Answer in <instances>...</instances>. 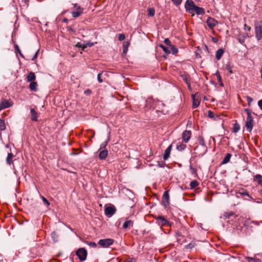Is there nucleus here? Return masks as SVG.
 Masks as SVG:
<instances>
[{"label":"nucleus","instance_id":"1","mask_svg":"<svg viewBox=\"0 0 262 262\" xmlns=\"http://www.w3.org/2000/svg\"><path fill=\"white\" fill-rule=\"evenodd\" d=\"M185 8L186 11L191 14L193 16L194 13L197 15H204L205 13L204 9L199 7L195 5L194 2L192 0H187L185 4Z\"/></svg>","mask_w":262,"mask_h":262},{"label":"nucleus","instance_id":"2","mask_svg":"<svg viewBox=\"0 0 262 262\" xmlns=\"http://www.w3.org/2000/svg\"><path fill=\"white\" fill-rule=\"evenodd\" d=\"M244 111L247 115V120L245 122V126L246 127L247 130L251 132L253 127V119L252 116V112L250 109L245 108Z\"/></svg>","mask_w":262,"mask_h":262},{"label":"nucleus","instance_id":"3","mask_svg":"<svg viewBox=\"0 0 262 262\" xmlns=\"http://www.w3.org/2000/svg\"><path fill=\"white\" fill-rule=\"evenodd\" d=\"M254 28L255 37L259 41L262 38V21H255Z\"/></svg>","mask_w":262,"mask_h":262},{"label":"nucleus","instance_id":"4","mask_svg":"<svg viewBox=\"0 0 262 262\" xmlns=\"http://www.w3.org/2000/svg\"><path fill=\"white\" fill-rule=\"evenodd\" d=\"M73 5L75 10L71 12L72 16L74 18L80 16L83 13V9L77 4H74Z\"/></svg>","mask_w":262,"mask_h":262},{"label":"nucleus","instance_id":"5","mask_svg":"<svg viewBox=\"0 0 262 262\" xmlns=\"http://www.w3.org/2000/svg\"><path fill=\"white\" fill-rule=\"evenodd\" d=\"M76 254L80 260L83 261L86 259L87 251L84 248H80L77 250Z\"/></svg>","mask_w":262,"mask_h":262},{"label":"nucleus","instance_id":"6","mask_svg":"<svg viewBox=\"0 0 262 262\" xmlns=\"http://www.w3.org/2000/svg\"><path fill=\"white\" fill-rule=\"evenodd\" d=\"M155 219L156 220V223L161 226H167L169 224L168 221L164 216H155Z\"/></svg>","mask_w":262,"mask_h":262},{"label":"nucleus","instance_id":"7","mask_svg":"<svg viewBox=\"0 0 262 262\" xmlns=\"http://www.w3.org/2000/svg\"><path fill=\"white\" fill-rule=\"evenodd\" d=\"M114 243V239L111 238H106L100 239L98 244L103 248H107Z\"/></svg>","mask_w":262,"mask_h":262},{"label":"nucleus","instance_id":"8","mask_svg":"<svg viewBox=\"0 0 262 262\" xmlns=\"http://www.w3.org/2000/svg\"><path fill=\"white\" fill-rule=\"evenodd\" d=\"M116 209L113 205L105 208V214L108 217L112 216L116 212Z\"/></svg>","mask_w":262,"mask_h":262},{"label":"nucleus","instance_id":"9","mask_svg":"<svg viewBox=\"0 0 262 262\" xmlns=\"http://www.w3.org/2000/svg\"><path fill=\"white\" fill-rule=\"evenodd\" d=\"M12 102L9 100L4 99L0 102V112L4 109L10 107L12 105Z\"/></svg>","mask_w":262,"mask_h":262},{"label":"nucleus","instance_id":"10","mask_svg":"<svg viewBox=\"0 0 262 262\" xmlns=\"http://www.w3.org/2000/svg\"><path fill=\"white\" fill-rule=\"evenodd\" d=\"M162 203L165 207H167L169 205V195L168 191H165L163 193Z\"/></svg>","mask_w":262,"mask_h":262},{"label":"nucleus","instance_id":"11","mask_svg":"<svg viewBox=\"0 0 262 262\" xmlns=\"http://www.w3.org/2000/svg\"><path fill=\"white\" fill-rule=\"evenodd\" d=\"M206 23L209 28L212 29L217 24V21L211 17H208L206 20Z\"/></svg>","mask_w":262,"mask_h":262},{"label":"nucleus","instance_id":"12","mask_svg":"<svg viewBox=\"0 0 262 262\" xmlns=\"http://www.w3.org/2000/svg\"><path fill=\"white\" fill-rule=\"evenodd\" d=\"M191 136V132L190 130H186L183 132L182 135V138L184 142L187 143L189 140Z\"/></svg>","mask_w":262,"mask_h":262},{"label":"nucleus","instance_id":"13","mask_svg":"<svg viewBox=\"0 0 262 262\" xmlns=\"http://www.w3.org/2000/svg\"><path fill=\"white\" fill-rule=\"evenodd\" d=\"M31 119L33 121H37L38 118V114L37 112L33 108H31Z\"/></svg>","mask_w":262,"mask_h":262},{"label":"nucleus","instance_id":"14","mask_svg":"<svg viewBox=\"0 0 262 262\" xmlns=\"http://www.w3.org/2000/svg\"><path fill=\"white\" fill-rule=\"evenodd\" d=\"M172 148V145H170L165 150L164 154L163 155V159L165 160H166L169 157V155L170 154V151Z\"/></svg>","mask_w":262,"mask_h":262},{"label":"nucleus","instance_id":"15","mask_svg":"<svg viewBox=\"0 0 262 262\" xmlns=\"http://www.w3.org/2000/svg\"><path fill=\"white\" fill-rule=\"evenodd\" d=\"M198 141H199V144L205 148L204 152L201 155V156H203L207 151V147H206L205 142L204 138L202 137H199L198 138Z\"/></svg>","mask_w":262,"mask_h":262},{"label":"nucleus","instance_id":"16","mask_svg":"<svg viewBox=\"0 0 262 262\" xmlns=\"http://www.w3.org/2000/svg\"><path fill=\"white\" fill-rule=\"evenodd\" d=\"M108 155V151L107 149H104L101 150L99 154V158L101 160H104Z\"/></svg>","mask_w":262,"mask_h":262},{"label":"nucleus","instance_id":"17","mask_svg":"<svg viewBox=\"0 0 262 262\" xmlns=\"http://www.w3.org/2000/svg\"><path fill=\"white\" fill-rule=\"evenodd\" d=\"M253 181H256L258 184L262 185V176L260 174H257L254 176Z\"/></svg>","mask_w":262,"mask_h":262},{"label":"nucleus","instance_id":"18","mask_svg":"<svg viewBox=\"0 0 262 262\" xmlns=\"http://www.w3.org/2000/svg\"><path fill=\"white\" fill-rule=\"evenodd\" d=\"M14 156L12 152L8 153L6 158V163L8 165H11L13 163V158Z\"/></svg>","mask_w":262,"mask_h":262},{"label":"nucleus","instance_id":"19","mask_svg":"<svg viewBox=\"0 0 262 262\" xmlns=\"http://www.w3.org/2000/svg\"><path fill=\"white\" fill-rule=\"evenodd\" d=\"M232 155L230 153H228L226 156L224 157L223 160L222 161L221 164H226L228 163L231 159Z\"/></svg>","mask_w":262,"mask_h":262},{"label":"nucleus","instance_id":"20","mask_svg":"<svg viewBox=\"0 0 262 262\" xmlns=\"http://www.w3.org/2000/svg\"><path fill=\"white\" fill-rule=\"evenodd\" d=\"M133 226V222L131 220L126 221L123 224L122 228L123 229H127L128 227Z\"/></svg>","mask_w":262,"mask_h":262},{"label":"nucleus","instance_id":"21","mask_svg":"<svg viewBox=\"0 0 262 262\" xmlns=\"http://www.w3.org/2000/svg\"><path fill=\"white\" fill-rule=\"evenodd\" d=\"M224 50L222 49H219L217 50L215 54V57L217 60H220L224 53Z\"/></svg>","mask_w":262,"mask_h":262},{"label":"nucleus","instance_id":"22","mask_svg":"<svg viewBox=\"0 0 262 262\" xmlns=\"http://www.w3.org/2000/svg\"><path fill=\"white\" fill-rule=\"evenodd\" d=\"M35 78L36 76L35 74L32 72H31L27 76V81L31 82L35 79Z\"/></svg>","mask_w":262,"mask_h":262},{"label":"nucleus","instance_id":"23","mask_svg":"<svg viewBox=\"0 0 262 262\" xmlns=\"http://www.w3.org/2000/svg\"><path fill=\"white\" fill-rule=\"evenodd\" d=\"M37 82H34V81H32L29 85V88H30V90L32 91H33L34 92L37 91Z\"/></svg>","mask_w":262,"mask_h":262},{"label":"nucleus","instance_id":"24","mask_svg":"<svg viewBox=\"0 0 262 262\" xmlns=\"http://www.w3.org/2000/svg\"><path fill=\"white\" fill-rule=\"evenodd\" d=\"M192 97L193 98L192 108H195L199 105L200 101L198 99H195L193 95H192Z\"/></svg>","mask_w":262,"mask_h":262},{"label":"nucleus","instance_id":"25","mask_svg":"<svg viewBox=\"0 0 262 262\" xmlns=\"http://www.w3.org/2000/svg\"><path fill=\"white\" fill-rule=\"evenodd\" d=\"M20 6L25 7H28L29 6V0H18Z\"/></svg>","mask_w":262,"mask_h":262},{"label":"nucleus","instance_id":"26","mask_svg":"<svg viewBox=\"0 0 262 262\" xmlns=\"http://www.w3.org/2000/svg\"><path fill=\"white\" fill-rule=\"evenodd\" d=\"M239 129H240L239 124L238 123L235 122L233 126L232 132H233L234 133H236L239 131Z\"/></svg>","mask_w":262,"mask_h":262},{"label":"nucleus","instance_id":"27","mask_svg":"<svg viewBox=\"0 0 262 262\" xmlns=\"http://www.w3.org/2000/svg\"><path fill=\"white\" fill-rule=\"evenodd\" d=\"M199 183L196 180H193L191 181L190 183V188L192 189L195 188L197 186H198Z\"/></svg>","mask_w":262,"mask_h":262},{"label":"nucleus","instance_id":"28","mask_svg":"<svg viewBox=\"0 0 262 262\" xmlns=\"http://www.w3.org/2000/svg\"><path fill=\"white\" fill-rule=\"evenodd\" d=\"M110 136L109 135L108 136L107 140L105 141V142H103L100 145V149H104L105 148L106 145H107L108 142L110 141Z\"/></svg>","mask_w":262,"mask_h":262},{"label":"nucleus","instance_id":"29","mask_svg":"<svg viewBox=\"0 0 262 262\" xmlns=\"http://www.w3.org/2000/svg\"><path fill=\"white\" fill-rule=\"evenodd\" d=\"M51 237L54 242L58 241V235L56 232L54 231L51 233Z\"/></svg>","mask_w":262,"mask_h":262},{"label":"nucleus","instance_id":"30","mask_svg":"<svg viewBox=\"0 0 262 262\" xmlns=\"http://www.w3.org/2000/svg\"><path fill=\"white\" fill-rule=\"evenodd\" d=\"M6 129V125L4 120L0 118V130H4Z\"/></svg>","mask_w":262,"mask_h":262},{"label":"nucleus","instance_id":"31","mask_svg":"<svg viewBox=\"0 0 262 262\" xmlns=\"http://www.w3.org/2000/svg\"><path fill=\"white\" fill-rule=\"evenodd\" d=\"M246 259L248 262H259L260 261V260L256 258L247 257L246 258Z\"/></svg>","mask_w":262,"mask_h":262},{"label":"nucleus","instance_id":"32","mask_svg":"<svg viewBox=\"0 0 262 262\" xmlns=\"http://www.w3.org/2000/svg\"><path fill=\"white\" fill-rule=\"evenodd\" d=\"M186 147V145L184 144L181 143L179 145H178L177 146V149L179 151H182L184 150Z\"/></svg>","mask_w":262,"mask_h":262},{"label":"nucleus","instance_id":"33","mask_svg":"<svg viewBox=\"0 0 262 262\" xmlns=\"http://www.w3.org/2000/svg\"><path fill=\"white\" fill-rule=\"evenodd\" d=\"M232 68H233V66H232L230 63H227L226 65V69L228 71V72L230 74L233 73Z\"/></svg>","mask_w":262,"mask_h":262},{"label":"nucleus","instance_id":"34","mask_svg":"<svg viewBox=\"0 0 262 262\" xmlns=\"http://www.w3.org/2000/svg\"><path fill=\"white\" fill-rule=\"evenodd\" d=\"M234 213L233 211L226 212H225L224 216L227 219H229L231 216H233Z\"/></svg>","mask_w":262,"mask_h":262},{"label":"nucleus","instance_id":"35","mask_svg":"<svg viewBox=\"0 0 262 262\" xmlns=\"http://www.w3.org/2000/svg\"><path fill=\"white\" fill-rule=\"evenodd\" d=\"M160 47L162 49V50H163V51L164 52H165L167 54H169L171 53V51H170V50L168 49V48H167L165 46H164V45H160Z\"/></svg>","mask_w":262,"mask_h":262},{"label":"nucleus","instance_id":"36","mask_svg":"<svg viewBox=\"0 0 262 262\" xmlns=\"http://www.w3.org/2000/svg\"><path fill=\"white\" fill-rule=\"evenodd\" d=\"M170 47V49L169 50L173 54H176L178 53V50L174 46L171 45Z\"/></svg>","mask_w":262,"mask_h":262},{"label":"nucleus","instance_id":"37","mask_svg":"<svg viewBox=\"0 0 262 262\" xmlns=\"http://www.w3.org/2000/svg\"><path fill=\"white\" fill-rule=\"evenodd\" d=\"M147 12L148 15L150 16H153L155 14V10L153 8L147 9Z\"/></svg>","mask_w":262,"mask_h":262},{"label":"nucleus","instance_id":"38","mask_svg":"<svg viewBox=\"0 0 262 262\" xmlns=\"http://www.w3.org/2000/svg\"><path fill=\"white\" fill-rule=\"evenodd\" d=\"M238 40L241 43H243L244 42L246 36H238Z\"/></svg>","mask_w":262,"mask_h":262},{"label":"nucleus","instance_id":"39","mask_svg":"<svg viewBox=\"0 0 262 262\" xmlns=\"http://www.w3.org/2000/svg\"><path fill=\"white\" fill-rule=\"evenodd\" d=\"M239 193L242 196H247L250 198H252L249 194V192L247 191L244 190L243 192H239Z\"/></svg>","mask_w":262,"mask_h":262},{"label":"nucleus","instance_id":"40","mask_svg":"<svg viewBox=\"0 0 262 262\" xmlns=\"http://www.w3.org/2000/svg\"><path fill=\"white\" fill-rule=\"evenodd\" d=\"M195 245L196 244L195 243H190L186 246V249H192L195 246Z\"/></svg>","mask_w":262,"mask_h":262},{"label":"nucleus","instance_id":"41","mask_svg":"<svg viewBox=\"0 0 262 262\" xmlns=\"http://www.w3.org/2000/svg\"><path fill=\"white\" fill-rule=\"evenodd\" d=\"M14 48H15V50H16V51L17 52H18L20 55L21 56V57H24L23 55L21 54V51H20V50L19 49V47L17 45H14Z\"/></svg>","mask_w":262,"mask_h":262},{"label":"nucleus","instance_id":"42","mask_svg":"<svg viewBox=\"0 0 262 262\" xmlns=\"http://www.w3.org/2000/svg\"><path fill=\"white\" fill-rule=\"evenodd\" d=\"M173 3L177 6H179L182 2L183 0H171Z\"/></svg>","mask_w":262,"mask_h":262},{"label":"nucleus","instance_id":"43","mask_svg":"<svg viewBox=\"0 0 262 262\" xmlns=\"http://www.w3.org/2000/svg\"><path fill=\"white\" fill-rule=\"evenodd\" d=\"M215 75L217 77L218 82H221L222 78L218 70L216 71V73H215Z\"/></svg>","mask_w":262,"mask_h":262},{"label":"nucleus","instance_id":"44","mask_svg":"<svg viewBox=\"0 0 262 262\" xmlns=\"http://www.w3.org/2000/svg\"><path fill=\"white\" fill-rule=\"evenodd\" d=\"M41 199L42 200V201L43 202L44 204H45L47 206H49L50 205L49 202L46 199L44 196H41Z\"/></svg>","mask_w":262,"mask_h":262},{"label":"nucleus","instance_id":"45","mask_svg":"<svg viewBox=\"0 0 262 262\" xmlns=\"http://www.w3.org/2000/svg\"><path fill=\"white\" fill-rule=\"evenodd\" d=\"M76 47L78 48H81L83 50H84V49L86 47V46L85 45H82L80 42H78L76 45Z\"/></svg>","mask_w":262,"mask_h":262},{"label":"nucleus","instance_id":"46","mask_svg":"<svg viewBox=\"0 0 262 262\" xmlns=\"http://www.w3.org/2000/svg\"><path fill=\"white\" fill-rule=\"evenodd\" d=\"M181 77H182V79H183L185 82H186V81H187L188 80H189V76H188L187 75H186V74L182 75H181Z\"/></svg>","mask_w":262,"mask_h":262},{"label":"nucleus","instance_id":"47","mask_svg":"<svg viewBox=\"0 0 262 262\" xmlns=\"http://www.w3.org/2000/svg\"><path fill=\"white\" fill-rule=\"evenodd\" d=\"M88 244L89 246H90L91 247H93V248L97 247V244L95 242H89V243H88Z\"/></svg>","mask_w":262,"mask_h":262},{"label":"nucleus","instance_id":"48","mask_svg":"<svg viewBox=\"0 0 262 262\" xmlns=\"http://www.w3.org/2000/svg\"><path fill=\"white\" fill-rule=\"evenodd\" d=\"M247 100L248 101V104L250 106L251 105V102L253 101V99L251 97H250V96H247Z\"/></svg>","mask_w":262,"mask_h":262},{"label":"nucleus","instance_id":"49","mask_svg":"<svg viewBox=\"0 0 262 262\" xmlns=\"http://www.w3.org/2000/svg\"><path fill=\"white\" fill-rule=\"evenodd\" d=\"M102 73H99L97 75V79L99 82L102 83L103 82L102 79L101 78Z\"/></svg>","mask_w":262,"mask_h":262},{"label":"nucleus","instance_id":"50","mask_svg":"<svg viewBox=\"0 0 262 262\" xmlns=\"http://www.w3.org/2000/svg\"><path fill=\"white\" fill-rule=\"evenodd\" d=\"M125 37L124 34H120L119 35L118 39L120 41L123 40Z\"/></svg>","mask_w":262,"mask_h":262},{"label":"nucleus","instance_id":"51","mask_svg":"<svg viewBox=\"0 0 262 262\" xmlns=\"http://www.w3.org/2000/svg\"><path fill=\"white\" fill-rule=\"evenodd\" d=\"M164 42L167 46H170L171 45V42L168 38L165 39Z\"/></svg>","mask_w":262,"mask_h":262},{"label":"nucleus","instance_id":"52","mask_svg":"<svg viewBox=\"0 0 262 262\" xmlns=\"http://www.w3.org/2000/svg\"><path fill=\"white\" fill-rule=\"evenodd\" d=\"M124 262H136V258H130L128 259H126L124 261Z\"/></svg>","mask_w":262,"mask_h":262},{"label":"nucleus","instance_id":"53","mask_svg":"<svg viewBox=\"0 0 262 262\" xmlns=\"http://www.w3.org/2000/svg\"><path fill=\"white\" fill-rule=\"evenodd\" d=\"M208 116L210 118H213L214 117V114L212 112H211V111H209L208 112Z\"/></svg>","mask_w":262,"mask_h":262},{"label":"nucleus","instance_id":"54","mask_svg":"<svg viewBox=\"0 0 262 262\" xmlns=\"http://www.w3.org/2000/svg\"><path fill=\"white\" fill-rule=\"evenodd\" d=\"M128 46V43L126 45L124 44V45H123V52L124 53L126 52V50H127Z\"/></svg>","mask_w":262,"mask_h":262},{"label":"nucleus","instance_id":"55","mask_svg":"<svg viewBox=\"0 0 262 262\" xmlns=\"http://www.w3.org/2000/svg\"><path fill=\"white\" fill-rule=\"evenodd\" d=\"M244 29L246 30L250 31L251 30V27L247 26L246 24L244 25Z\"/></svg>","mask_w":262,"mask_h":262},{"label":"nucleus","instance_id":"56","mask_svg":"<svg viewBox=\"0 0 262 262\" xmlns=\"http://www.w3.org/2000/svg\"><path fill=\"white\" fill-rule=\"evenodd\" d=\"M258 105L260 108L261 110H262V99L260 100L258 102Z\"/></svg>","mask_w":262,"mask_h":262},{"label":"nucleus","instance_id":"57","mask_svg":"<svg viewBox=\"0 0 262 262\" xmlns=\"http://www.w3.org/2000/svg\"><path fill=\"white\" fill-rule=\"evenodd\" d=\"M91 93H92L91 91L89 89H87L84 91V94H85L88 95H90L91 94Z\"/></svg>","mask_w":262,"mask_h":262},{"label":"nucleus","instance_id":"58","mask_svg":"<svg viewBox=\"0 0 262 262\" xmlns=\"http://www.w3.org/2000/svg\"><path fill=\"white\" fill-rule=\"evenodd\" d=\"M39 50H38L36 53L35 54H34L33 57L32 58V60H34L37 57V55H38V52Z\"/></svg>","mask_w":262,"mask_h":262},{"label":"nucleus","instance_id":"59","mask_svg":"<svg viewBox=\"0 0 262 262\" xmlns=\"http://www.w3.org/2000/svg\"><path fill=\"white\" fill-rule=\"evenodd\" d=\"M158 163H159V166L160 167H164L165 166V163L164 162H162L161 163L159 162Z\"/></svg>","mask_w":262,"mask_h":262},{"label":"nucleus","instance_id":"60","mask_svg":"<svg viewBox=\"0 0 262 262\" xmlns=\"http://www.w3.org/2000/svg\"><path fill=\"white\" fill-rule=\"evenodd\" d=\"M252 223L256 225H259V223L257 221H253Z\"/></svg>","mask_w":262,"mask_h":262},{"label":"nucleus","instance_id":"61","mask_svg":"<svg viewBox=\"0 0 262 262\" xmlns=\"http://www.w3.org/2000/svg\"><path fill=\"white\" fill-rule=\"evenodd\" d=\"M185 83L187 84V85H190V80H189H189H188L187 81H186L185 82Z\"/></svg>","mask_w":262,"mask_h":262},{"label":"nucleus","instance_id":"62","mask_svg":"<svg viewBox=\"0 0 262 262\" xmlns=\"http://www.w3.org/2000/svg\"><path fill=\"white\" fill-rule=\"evenodd\" d=\"M185 83L187 84V85H190V80H189H189H188L187 81H186L185 82Z\"/></svg>","mask_w":262,"mask_h":262},{"label":"nucleus","instance_id":"63","mask_svg":"<svg viewBox=\"0 0 262 262\" xmlns=\"http://www.w3.org/2000/svg\"><path fill=\"white\" fill-rule=\"evenodd\" d=\"M219 82V84H220V85L221 86H224V84L222 82V80H221V82Z\"/></svg>","mask_w":262,"mask_h":262},{"label":"nucleus","instance_id":"64","mask_svg":"<svg viewBox=\"0 0 262 262\" xmlns=\"http://www.w3.org/2000/svg\"><path fill=\"white\" fill-rule=\"evenodd\" d=\"M68 19L67 18H64L63 19V22L67 23L68 21Z\"/></svg>","mask_w":262,"mask_h":262}]
</instances>
